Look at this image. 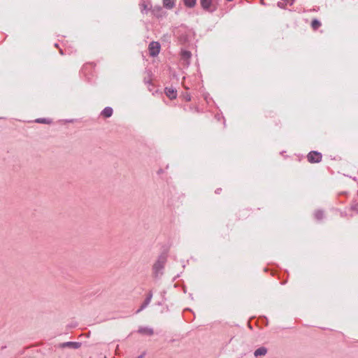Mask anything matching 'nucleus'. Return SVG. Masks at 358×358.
<instances>
[{
  "instance_id": "423d86ee",
  "label": "nucleus",
  "mask_w": 358,
  "mask_h": 358,
  "mask_svg": "<svg viewBox=\"0 0 358 358\" xmlns=\"http://www.w3.org/2000/svg\"><path fill=\"white\" fill-rule=\"evenodd\" d=\"M152 298V291H150L148 294L147 295V297H146L145 301L142 303L141 307L136 310V313H138L141 311H142L143 309H145L150 303Z\"/></svg>"
},
{
  "instance_id": "4468645a",
  "label": "nucleus",
  "mask_w": 358,
  "mask_h": 358,
  "mask_svg": "<svg viewBox=\"0 0 358 358\" xmlns=\"http://www.w3.org/2000/svg\"><path fill=\"white\" fill-rule=\"evenodd\" d=\"M311 26L313 29H317L321 26V22L318 20H313L311 22Z\"/></svg>"
},
{
  "instance_id": "0eeeda50",
  "label": "nucleus",
  "mask_w": 358,
  "mask_h": 358,
  "mask_svg": "<svg viewBox=\"0 0 358 358\" xmlns=\"http://www.w3.org/2000/svg\"><path fill=\"white\" fill-rule=\"evenodd\" d=\"M138 332L143 335L152 336L154 334L153 329L148 327H140Z\"/></svg>"
},
{
  "instance_id": "412c9836",
  "label": "nucleus",
  "mask_w": 358,
  "mask_h": 358,
  "mask_svg": "<svg viewBox=\"0 0 358 358\" xmlns=\"http://www.w3.org/2000/svg\"><path fill=\"white\" fill-rule=\"evenodd\" d=\"M220 191H221V189H217L215 190V193H216V194H219Z\"/></svg>"
},
{
  "instance_id": "f03ea898",
  "label": "nucleus",
  "mask_w": 358,
  "mask_h": 358,
  "mask_svg": "<svg viewBox=\"0 0 358 358\" xmlns=\"http://www.w3.org/2000/svg\"><path fill=\"white\" fill-rule=\"evenodd\" d=\"M322 154L317 151H311L308 153L307 158L310 163H318L322 160Z\"/></svg>"
},
{
  "instance_id": "1a4fd4ad",
  "label": "nucleus",
  "mask_w": 358,
  "mask_h": 358,
  "mask_svg": "<svg viewBox=\"0 0 358 358\" xmlns=\"http://www.w3.org/2000/svg\"><path fill=\"white\" fill-rule=\"evenodd\" d=\"M165 93L170 99H176L177 96V92L173 87H166Z\"/></svg>"
},
{
  "instance_id": "5701e85b",
  "label": "nucleus",
  "mask_w": 358,
  "mask_h": 358,
  "mask_svg": "<svg viewBox=\"0 0 358 358\" xmlns=\"http://www.w3.org/2000/svg\"><path fill=\"white\" fill-rule=\"evenodd\" d=\"M352 208H353V209H357V206H355Z\"/></svg>"
},
{
  "instance_id": "9b49d317",
  "label": "nucleus",
  "mask_w": 358,
  "mask_h": 358,
  "mask_svg": "<svg viewBox=\"0 0 358 358\" xmlns=\"http://www.w3.org/2000/svg\"><path fill=\"white\" fill-rule=\"evenodd\" d=\"M113 112V108L111 107L107 106L101 111V115L104 117H110L112 116Z\"/></svg>"
},
{
  "instance_id": "7ed1b4c3",
  "label": "nucleus",
  "mask_w": 358,
  "mask_h": 358,
  "mask_svg": "<svg viewBox=\"0 0 358 358\" xmlns=\"http://www.w3.org/2000/svg\"><path fill=\"white\" fill-rule=\"evenodd\" d=\"M160 51V44L158 42L152 41L149 44V53L152 57H156Z\"/></svg>"
},
{
  "instance_id": "f3484780",
  "label": "nucleus",
  "mask_w": 358,
  "mask_h": 358,
  "mask_svg": "<svg viewBox=\"0 0 358 358\" xmlns=\"http://www.w3.org/2000/svg\"><path fill=\"white\" fill-rule=\"evenodd\" d=\"M140 6H141V12H144V11H147L148 10L147 5L145 3H141L140 5Z\"/></svg>"
},
{
  "instance_id": "b1692460",
  "label": "nucleus",
  "mask_w": 358,
  "mask_h": 358,
  "mask_svg": "<svg viewBox=\"0 0 358 358\" xmlns=\"http://www.w3.org/2000/svg\"><path fill=\"white\" fill-rule=\"evenodd\" d=\"M105 358H106V357H105Z\"/></svg>"
},
{
  "instance_id": "39448f33",
  "label": "nucleus",
  "mask_w": 358,
  "mask_h": 358,
  "mask_svg": "<svg viewBox=\"0 0 358 358\" xmlns=\"http://www.w3.org/2000/svg\"><path fill=\"white\" fill-rule=\"evenodd\" d=\"M201 6L206 11L212 13L215 10V8L213 7L212 0H200Z\"/></svg>"
},
{
  "instance_id": "ddd939ff",
  "label": "nucleus",
  "mask_w": 358,
  "mask_h": 358,
  "mask_svg": "<svg viewBox=\"0 0 358 358\" xmlns=\"http://www.w3.org/2000/svg\"><path fill=\"white\" fill-rule=\"evenodd\" d=\"M196 0H183L184 4L187 8H193L196 4Z\"/></svg>"
},
{
  "instance_id": "9d476101",
  "label": "nucleus",
  "mask_w": 358,
  "mask_h": 358,
  "mask_svg": "<svg viewBox=\"0 0 358 358\" xmlns=\"http://www.w3.org/2000/svg\"><path fill=\"white\" fill-rule=\"evenodd\" d=\"M266 353L267 349L265 347H260L255 351L254 355L257 357L259 356H264Z\"/></svg>"
},
{
  "instance_id": "6e6552de",
  "label": "nucleus",
  "mask_w": 358,
  "mask_h": 358,
  "mask_svg": "<svg viewBox=\"0 0 358 358\" xmlns=\"http://www.w3.org/2000/svg\"><path fill=\"white\" fill-rule=\"evenodd\" d=\"M80 345H81L80 343L72 342V341H69V342L63 343L61 344L62 348L69 347V348H72L73 349H78L80 347Z\"/></svg>"
},
{
  "instance_id": "20e7f679",
  "label": "nucleus",
  "mask_w": 358,
  "mask_h": 358,
  "mask_svg": "<svg viewBox=\"0 0 358 358\" xmlns=\"http://www.w3.org/2000/svg\"><path fill=\"white\" fill-rule=\"evenodd\" d=\"M192 57L191 52L186 50H182L180 53V58L181 61L182 62V64L185 66H189L190 64V59Z\"/></svg>"
},
{
  "instance_id": "6ab92c4d",
  "label": "nucleus",
  "mask_w": 358,
  "mask_h": 358,
  "mask_svg": "<svg viewBox=\"0 0 358 358\" xmlns=\"http://www.w3.org/2000/svg\"><path fill=\"white\" fill-rule=\"evenodd\" d=\"M185 99H186L187 101H190V100H191V97H190V96H189V94H187V95L185 96Z\"/></svg>"
},
{
  "instance_id": "aec40b11",
  "label": "nucleus",
  "mask_w": 358,
  "mask_h": 358,
  "mask_svg": "<svg viewBox=\"0 0 358 358\" xmlns=\"http://www.w3.org/2000/svg\"><path fill=\"white\" fill-rule=\"evenodd\" d=\"M180 40L181 41H182V42H186V41H187V39L186 38H185L183 39L182 37H180Z\"/></svg>"
},
{
  "instance_id": "dca6fc26",
  "label": "nucleus",
  "mask_w": 358,
  "mask_h": 358,
  "mask_svg": "<svg viewBox=\"0 0 358 358\" xmlns=\"http://www.w3.org/2000/svg\"><path fill=\"white\" fill-rule=\"evenodd\" d=\"M36 122L38 123H44V124H50L51 120L46 118H38L36 120Z\"/></svg>"
},
{
  "instance_id": "2eb2a0df",
  "label": "nucleus",
  "mask_w": 358,
  "mask_h": 358,
  "mask_svg": "<svg viewBox=\"0 0 358 358\" xmlns=\"http://www.w3.org/2000/svg\"><path fill=\"white\" fill-rule=\"evenodd\" d=\"M324 217V213L322 210H318L317 211H315V217L318 220H321Z\"/></svg>"
},
{
  "instance_id": "a211bd4d",
  "label": "nucleus",
  "mask_w": 358,
  "mask_h": 358,
  "mask_svg": "<svg viewBox=\"0 0 358 358\" xmlns=\"http://www.w3.org/2000/svg\"><path fill=\"white\" fill-rule=\"evenodd\" d=\"M145 355V352H143L141 355H139L137 358H143Z\"/></svg>"
},
{
  "instance_id": "f257e3e1",
  "label": "nucleus",
  "mask_w": 358,
  "mask_h": 358,
  "mask_svg": "<svg viewBox=\"0 0 358 358\" xmlns=\"http://www.w3.org/2000/svg\"><path fill=\"white\" fill-rule=\"evenodd\" d=\"M166 258L160 257L153 266V274L155 278H158L162 274V270L164 267Z\"/></svg>"
},
{
  "instance_id": "f8f14e48",
  "label": "nucleus",
  "mask_w": 358,
  "mask_h": 358,
  "mask_svg": "<svg viewBox=\"0 0 358 358\" xmlns=\"http://www.w3.org/2000/svg\"><path fill=\"white\" fill-rule=\"evenodd\" d=\"M163 5L167 9H172L175 6V0H163Z\"/></svg>"
},
{
  "instance_id": "4be33fe9",
  "label": "nucleus",
  "mask_w": 358,
  "mask_h": 358,
  "mask_svg": "<svg viewBox=\"0 0 358 358\" xmlns=\"http://www.w3.org/2000/svg\"><path fill=\"white\" fill-rule=\"evenodd\" d=\"M278 6L279 7L282 8V3H281L280 2H278Z\"/></svg>"
}]
</instances>
